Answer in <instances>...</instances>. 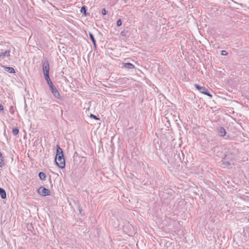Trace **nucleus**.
Wrapping results in <instances>:
<instances>
[{"instance_id":"24","label":"nucleus","mask_w":249,"mask_h":249,"mask_svg":"<svg viewBox=\"0 0 249 249\" xmlns=\"http://www.w3.org/2000/svg\"><path fill=\"white\" fill-rule=\"evenodd\" d=\"M47 83H48L49 86L53 85V84L52 82L51 81V80H50V81H47Z\"/></svg>"},{"instance_id":"13","label":"nucleus","mask_w":249,"mask_h":249,"mask_svg":"<svg viewBox=\"0 0 249 249\" xmlns=\"http://www.w3.org/2000/svg\"><path fill=\"white\" fill-rule=\"evenodd\" d=\"M89 37H90V39L91 40L92 42H93V44L95 46H96V41L94 39L93 35L92 33H89Z\"/></svg>"},{"instance_id":"20","label":"nucleus","mask_w":249,"mask_h":249,"mask_svg":"<svg viewBox=\"0 0 249 249\" xmlns=\"http://www.w3.org/2000/svg\"><path fill=\"white\" fill-rule=\"evenodd\" d=\"M90 117L92 118H93V119H94L95 120H99V118H97V117L96 116H95V115H94L93 114H92L90 115Z\"/></svg>"},{"instance_id":"15","label":"nucleus","mask_w":249,"mask_h":249,"mask_svg":"<svg viewBox=\"0 0 249 249\" xmlns=\"http://www.w3.org/2000/svg\"><path fill=\"white\" fill-rule=\"evenodd\" d=\"M12 132L15 135H16L18 133L19 130L17 127H15L13 129Z\"/></svg>"},{"instance_id":"2","label":"nucleus","mask_w":249,"mask_h":249,"mask_svg":"<svg viewBox=\"0 0 249 249\" xmlns=\"http://www.w3.org/2000/svg\"><path fill=\"white\" fill-rule=\"evenodd\" d=\"M10 52L9 50L0 52V61H7L10 60Z\"/></svg>"},{"instance_id":"16","label":"nucleus","mask_w":249,"mask_h":249,"mask_svg":"<svg viewBox=\"0 0 249 249\" xmlns=\"http://www.w3.org/2000/svg\"><path fill=\"white\" fill-rule=\"evenodd\" d=\"M44 74L45 79L47 81L51 80L50 77H49V73H45Z\"/></svg>"},{"instance_id":"8","label":"nucleus","mask_w":249,"mask_h":249,"mask_svg":"<svg viewBox=\"0 0 249 249\" xmlns=\"http://www.w3.org/2000/svg\"><path fill=\"white\" fill-rule=\"evenodd\" d=\"M51 91L55 97L58 99L60 98V95L59 92L56 88H55L54 90H52Z\"/></svg>"},{"instance_id":"26","label":"nucleus","mask_w":249,"mask_h":249,"mask_svg":"<svg viewBox=\"0 0 249 249\" xmlns=\"http://www.w3.org/2000/svg\"><path fill=\"white\" fill-rule=\"evenodd\" d=\"M79 212H80V213H82V211L81 209H79Z\"/></svg>"},{"instance_id":"27","label":"nucleus","mask_w":249,"mask_h":249,"mask_svg":"<svg viewBox=\"0 0 249 249\" xmlns=\"http://www.w3.org/2000/svg\"><path fill=\"white\" fill-rule=\"evenodd\" d=\"M2 155V154L1 153V152H0V157H1V156Z\"/></svg>"},{"instance_id":"22","label":"nucleus","mask_w":249,"mask_h":249,"mask_svg":"<svg viewBox=\"0 0 249 249\" xmlns=\"http://www.w3.org/2000/svg\"><path fill=\"white\" fill-rule=\"evenodd\" d=\"M49 87L51 91L52 90H54V89L55 88L53 85L50 86Z\"/></svg>"},{"instance_id":"9","label":"nucleus","mask_w":249,"mask_h":249,"mask_svg":"<svg viewBox=\"0 0 249 249\" xmlns=\"http://www.w3.org/2000/svg\"><path fill=\"white\" fill-rule=\"evenodd\" d=\"M0 195L2 199H4L6 197V193L5 191L0 187Z\"/></svg>"},{"instance_id":"17","label":"nucleus","mask_w":249,"mask_h":249,"mask_svg":"<svg viewBox=\"0 0 249 249\" xmlns=\"http://www.w3.org/2000/svg\"><path fill=\"white\" fill-rule=\"evenodd\" d=\"M81 12L86 15V8L85 6H83L81 9Z\"/></svg>"},{"instance_id":"14","label":"nucleus","mask_w":249,"mask_h":249,"mask_svg":"<svg viewBox=\"0 0 249 249\" xmlns=\"http://www.w3.org/2000/svg\"><path fill=\"white\" fill-rule=\"evenodd\" d=\"M5 165L2 155L0 157V167H2Z\"/></svg>"},{"instance_id":"10","label":"nucleus","mask_w":249,"mask_h":249,"mask_svg":"<svg viewBox=\"0 0 249 249\" xmlns=\"http://www.w3.org/2000/svg\"><path fill=\"white\" fill-rule=\"evenodd\" d=\"M123 67L127 68V69H133L134 68V66L132 64V63H123Z\"/></svg>"},{"instance_id":"6","label":"nucleus","mask_w":249,"mask_h":249,"mask_svg":"<svg viewBox=\"0 0 249 249\" xmlns=\"http://www.w3.org/2000/svg\"><path fill=\"white\" fill-rule=\"evenodd\" d=\"M50 67L49 63H43V71L44 74L49 73Z\"/></svg>"},{"instance_id":"25","label":"nucleus","mask_w":249,"mask_h":249,"mask_svg":"<svg viewBox=\"0 0 249 249\" xmlns=\"http://www.w3.org/2000/svg\"><path fill=\"white\" fill-rule=\"evenodd\" d=\"M3 109H4V108H3V106L1 104H0V110L2 111V110H3Z\"/></svg>"},{"instance_id":"3","label":"nucleus","mask_w":249,"mask_h":249,"mask_svg":"<svg viewBox=\"0 0 249 249\" xmlns=\"http://www.w3.org/2000/svg\"><path fill=\"white\" fill-rule=\"evenodd\" d=\"M194 86L200 93L212 97V95L210 93L208 90L205 87L200 86L197 84H195Z\"/></svg>"},{"instance_id":"1","label":"nucleus","mask_w":249,"mask_h":249,"mask_svg":"<svg viewBox=\"0 0 249 249\" xmlns=\"http://www.w3.org/2000/svg\"><path fill=\"white\" fill-rule=\"evenodd\" d=\"M55 161L57 165L60 168L63 169L65 167V160L64 156H55Z\"/></svg>"},{"instance_id":"18","label":"nucleus","mask_w":249,"mask_h":249,"mask_svg":"<svg viewBox=\"0 0 249 249\" xmlns=\"http://www.w3.org/2000/svg\"><path fill=\"white\" fill-rule=\"evenodd\" d=\"M122 22L121 19H119L117 21V25L118 26H120L122 25Z\"/></svg>"},{"instance_id":"11","label":"nucleus","mask_w":249,"mask_h":249,"mask_svg":"<svg viewBox=\"0 0 249 249\" xmlns=\"http://www.w3.org/2000/svg\"><path fill=\"white\" fill-rule=\"evenodd\" d=\"M4 69L5 71L9 72V73H12L15 72L14 69L12 67H4Z\"/></svg>"},{"instance_id":"4","label":"nucleus","mask_w":249,"mask_h":249,"mask_svg":"<svg viewBox=\"0 0 249 249\" xmlns=\"http://www.w3.org/2000/svg\"><path fill=\"white\" fill-rule=\"evenodd\" d=\"M37 192L39 195L42 196H49L50 195V190L42 186L38 189Z\"/></svg>"},{"instance_id":"7","label":"nucleus","mask_w":249,"mask_h":249,"mask_svg":"<svg viewBox=\"0 0 249 249\" xmlns=\"http://www.w3.org/2000/svg\"><path fill=\"white\" fill-rule=\"evenodd\" d=\"M63 151L62 148H60L59 145L57 144L56 145V156H63Z\"/></svg>"},{"instance_id":"21","label":"nucleus","mask_w":249,"mask_h":249,"mask_svg":"<svg viewBox=\"0 0 249 249\" xmlns=\"http://www.w3.org/2000/svg\"><path fill=\"white\" fill-rule=\"evenodd\" d=\"M102 14L103 15H105L107 14V11L104 8L102 10Z\"/></svg>"},{"instance_id":"19","label":"nucleus","mask_w":249,"mask_h":249,"mask_svg":"<svg viewBox=\"0 0 249 249\" xmlns=\"http://www.w3.org/2000/svg\"><path fill=\"white\" fill-rule=\"evenodd\" d=\"M221 54L222 55H226L228 54V52L225 50L221 51Z\"/></svg>"},{"instance_id":"23","label":"nucleus","mask_w":249,"mask_h":249,"mask_svg":"<svg viewBox=\"0 0 249 249\" xmlns=\"http://www.w3.org/2000/svg\"><path fill=\"white\" fill-rule=\"evenodd\" d=\"M223 163L226 166H229V165H230V163L229 162H228V161H224Z\"/></svg>"},{"instance_id":"12","label":"nucleus","mask_w":249,"mask_h":249,"mask_svg":"<svg viewBox=\"0 0 249 249\" xmlns=\"http://www.w3.org/2000/svg\"><path fill=\"white\" fill-rule=\"evenodd\" d=\"M39 178H40V179H41L42 180H44L46 179V177L45 173L42 172H40L39 173Z\"/></svg>"},{"instance_id":"5","label":"nucleus","mask_w":249,"mask_h":249,"mask_svg":"<svg viewBox=\"0 0 249 249\" xmlns=\"http://www.w3.org/2000/svg\"><path fill=\"white\" fill-rule=\"evenodd\" d=\"M217 132L218 133V135L220 136L223 137L226 135V132L225 131V129L224 128V127L221 126H219L217 128Z\"/></svg>"}]
</instances>
